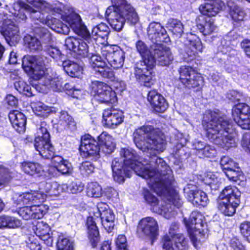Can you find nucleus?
<instances>
[{
	"label": "nucleus",
	"instance_id": "nucleus-1",
	"mask_svg": "<svg viewBox=\"0 0 250 250\" xmlns=\"http://www.w3.org/2000/svg\"><path fill=\"white\" fill-rule=\"evenodd\" d=\"M164 169L160 167L159 169L154 170L157 175H154L155 178L154 188L149 187L153 189L158 195L162 196L163 202L165 205L161 204V207H158V199L147 188L143 189L142 195L145 202L149 204L152 208L153 211L163 215L167 218H170L175 214L174 211L172 208V205L179 208L182 205L179 195L176 190L173 188V176L170 170V176L171 180L169 182V180L167 178V171ZM148 185H149L148 184Z\"/></svg>",
	"mask_w": 250,
	"mask_h": 250
},
{
	"label": "nucleus",
	"instance_id": "nucleus-2",
	"mask_svg": "<svg viewBox=\"0 0 250 250\" xmlns=\"http://www.w3.org/2000/svg\"><path fill=\"white\" fill-rule=\"evenodd\" d=\"M26 1L27 3L17 1L9 8L10 12L14 16L16 21L19 22L25 21L27 18L24 13L26 11L33 20L47 25L55 32L62 34H68L69 27L50 15L53 12H62L60 8H53L43 0H26Z\"/></svg>",
	"mask_w": 250,
	"mask_h": 250
},
{
	"label": "nucleus",
	"instance_id": "nucleus-3",
	"mask_svg": "<svg viewBox=\"0 0 250 250\" xmlns=\"http://www.w3.org/2000/svg\"><path fill=\"white\" fill-rule=\"evenodd\" d=\"M203 124L208 139L226 149L236 146L235 133L231 122L226 116H220L215 112H206Z\"/></svg>",
	"mask_w": 250,
	"mask_h": 250
},
{
	"label": "nucleus",
	"instance_id": "nucleus-4",
	"mask_svg": "<svg viewBox=\"0 0 250 250\" xmlns=\"http://www.w3.org/2000/svg\"><path fill=\"white\" fill-rule=\"evenodd\" d=\"M120 153L122 157L121 158L123 159L125 165L128 166L137 175L147 180V184L152 188H155V179L153 176L158 175L154 170H158L160 167L167 171V178L169 180V182H170V169L162 158L155 156L151 158L149 164H144L139 161V156L135 151L131 148H123L121 149Z\"/></svg>",
	"mask_w": 250,
	"mask_h": 250
},
{
	"label": "nucleus",
	"instance_id": "nucleus-5",
	"mask_svg": "<svg viewBox=\"0 0 250 250\" xmlns=\"http://www.w3.org/2000/svg\"><path fill=\"white\" fill-rule=\"evenodd\" d=\"M22 66L25 72L39 84L49 86L53 91H60L62 88L61 78H50L45 76L47 59L45 57L27 55L22 59Z\"/></svg>",
	"mask_w": 250,
	"mask_h": 250
},
{
	"label": "nucleus",
	"instance_id": "nucleus-6",
	"mask_svg": "<svg viewBox=\"0 0 250 250\" xmlns=\"http://www.w3.org/2000/svg\"><path fill=\"white\" fill-rule=\"evenodd\" d=\"M133 140L140 150L150 155L159 154L166 148L164 134L151 125H144L136 129L133 133Z\"/></svg>",
	"mask_w": 250,
	"mask_h": 250
},
{
	"label": "nucleus",
	"instance_id": "nucleus-7",
	"mask_svg": "<svg viewBox=\"0 0 250 250\" xmlns=\"http://www.w3.org/2000/svg\"><path fill=\"white\" fill-rule=\"evenodd\" d=\"M113 6L106 11L111 27L121 31L125 22L134 25L139 21V17L134 8L125 0H111Z\"/></svg>",
	"mask_w": 250,
	"mask_h": 250
},
{
	"label": "nucleus",
	"instance_id": "nucleus-8",
	"mask_svg": "<svg viewBox=\"0 0 250 250\" xmlns=\"http://www.w3.org/2000/svg\"><path fill=\"white\" fill-rule=\"evenodd\" d=\"M136 47L142 56V60L135 64L134 67V75L138 82L146 86L149 87L152 81V69L155 66L153 50H148L146 44L142 41L136 42Z\"/></svg>",
	"mask_w": 250,
	"mask_h": 250
},
{
	"label": "nucleus",
	"instance_id": "nucleus-9",
	"mask_svg": "<svg viewBox=\"0 0 250 250\" xmlns=\"http://www.w3.org/2000/svg\"><path fill=\"white\" fill-rule=\"evenodd\" d=\"M80 43L78 46V52H75L83 57L89 58V63L95 71V74L105 78L112 79L114 73L112 69L107 65L105 62L101 57L97 54L91 55L89 53L88 45L83 39H80Z\"/></svg>",
	"mask_w": 250,
	"mask_h": 250
},
{
	"label": "nucleus",
	"instance_id": "nucleus-10",
	"mask_svg": "<svg viewBox=\"0 0 250 250\" xmlns=\"http://www.w3.org/2000/svg\"><path fill=\"white\" fill-rule=\"evenodd\" d=\"M203 218L201 213L193 211L188 220L184 219L191 241L196 248H198L200 243V237L205 235V228L206 227V224L203 222Z\"/></svg>",
	"mask_w": 250,
	"mask_h": 250
},
{
	"label": "nucleus",
	"instance_id": "nucleus-11",
	"mask_svg": "<svg viewBox=\"0 0 250 250\" xmlns=\"http://www.w3.org/2000/svg\"><path fill=\"white\" fill-rule=\"evenodd\" d=\"M9 17L6 13L0 12V32L8 43H17L20 40L19 29Z\"/></svg>",
	"mask_w": 250,
	"mask_h": 250
},
{
	"label": "nucleus",
	"instance_id": "nucleus-12",
	"mask_svg": "<svg viewBox=\"0 0 250 250\" xmlns=\"http://www.w3.org/2000/svg\"><path fill=\"white\" fill-rule=\"evenodd\" d=\"M91 93L94 99L102 103L113 104L116 102V95L111 87L98 81L92 82Z\"/></svg>",
	"mask_w": 250,
	"mask_h": 250
},
{
	"label": "nucleus",
	"instance_id": "nucleus-13",
	"mask_svg": "<svg viewBox=\"0 0 250 250\" xmlns=\"http://www.w3.org/2000/svg\"><path fill=\"white\" fill-rule=\"evenodd\" d=\"M62 20L67 23L74 32L81 36L86 41L90 38V34L86 26L82 22L81 17L73 10L69 11L62 16Z\"/></svg>",
	"mask_w": 250,
	"mask_h": 250
},
{
	"label": "nucleus",
	"instance_id": "nucleus-14",
	"mask_svg": "<svg viewBox=\"0 0 250 250\" xmlns=\"http://www.w3.org/2000/svg\"><path fill=\"white\" fill-rule=\"evenodd\" d=\"M179 72L181 83L188 88H195L203 85V78L192 67L182 66Z\"/></svg>",
	"mask_w": 250,
	"mask_h": 250
},
{
	"label": "nucleus",
	"instance_id": "nucleus-15",
	"mask_svg": "<svg viewBox=\"0 0 250 250\" xmlns=\"http://www.w3.org/2000/svg\"><path fill=\"white\" fill-rule=\"evenodd\" d=\"M234 122L242 128L250 129V107L245 103H239L232 109Z\"/></svg>",
	"mask_w": 250,
	"mask_h": 250
},
{
	"label": "nucleus",
	"instance_id": "nucleus-16",
	"mask_svg": "<svg viewBox=\"0 0 250 250\" xmlns=\"http://www.w3.org/2000/svg\"><path fill=\"white\" fill-rule=\"evenodd\" d=\"M102 55L110 66L114 69L120 68L124 64V52L116 46L105 47L102 51Z\"/></svg>",
	"mask_w": 250,
	"mask_h": 250
},
{
	"label": "nucleus",
	"instance_id": "nucleus-17",
	"mask_svg": "<svg viewBox=\"0 0 250 250\" xmlns=\"http://www.w3.org/2000/svg\"><path fill=\"white\" fill-rule=\"evenodd\" d=\"M151 49L155 63L157 61L160 65L167 66L173 61V57L168 47L161 43H157L152 46Z\"/></svg>",
	"mask_w": 250,
	"mask_h": 250
},
{
	"label": "nucleus",
	"instance_id": "nucleus-18",
	"mask_svg": "<svg viewBox=\"0 0 250 250\" xmlns=\"http://www.w3.org/2000/svg\"><path fill=\"white\" fill-rule=\"evenodd\" d=\"M80 151L81 155L84 157L96 156L99 154L100 147L93 137L86 134L82 137Z\"/></svg>",
	"mask_w": 250,
	"mask_h": 250
},
{
	"label": "nucleus",
	"instance_id": "nucleus-19",
	"mask_svg": "<svg viewBox=\"0 0 250 250\" xmlns=\"http://www.w3.org/2000/svg\"><path fill=\"white\" fill-rule=\"evenodd\" d=\"M99 215L101 217L102 225L107 232H110L114 226L115 215L109 208L108 206L104 203H99L97 205Z\"/></svg>",
	"mask_w": 250,
	"mask_h": 250
},
{
	"label": "nucleus",
	"instance_id": "nucleus-20",
	"mask_svg": "<svg viewBox=\"0 0 250 250\" xmlns=\"http://www.w3.org/2000/svg\"><path fill=\"white\" fill-rule=\"evenodd\" d=\"M163 246L166 250H188V240L183 234H177L172 238L165 235L163 238Z\"/></svg>",
	"mask_w": 250,
	"mask_h": 250
},
{
	"label": "nucleus",
	"instance_id": "nucleus-21",
	"mask_svg": "<svg viewBox=\"0 0 250 250\" xmlns=\"http://www.w3.org/2000/svg\"><path fill=\"white\" fill-rule=\"evenodd\" d=\"M113 177L118 183L124 182L125 177L130 176V168L125 166L122 158H115L111 163Z\"/></svg>",
	"mask_w": 250,
	"mask_h": 250
},
{
	"label": "nucleus",
	"instance_id": "nucleus-22",
	"mask_svg": "<svg viewBox=\"0 0 250 250\" xmlns=\"http://www.w3.org/2000/svg\"><path fill=\"white\" fill-rule=\"evenodd\" d=\"M103 123L109 128H115L121 124L124 120L123 112L115 108H109L104 111Z\"/></svg>",
	"mask_w": 250,
	"mask_h": 250
},
{
	"label": "nucleus",
	"instance_id": "nucleus-23",
	"mask_svg": "<svg viewBox=\"0 0 250 250\" xmlns=\"http://www.w3.org/2000/svg\"><path fill=\"white\" fill-rule=\"evenodd\" d=\"M149 39L155 44L160 42H167V35L165 29L159 22H151L147 28Z\"/></svg>",
	"mask_w": 250,
	"mask_h": 250
},
{
	"label": "nucleus",
	"instance_id": "nucleus-24",
	"mask_svg": "<svg viewBox=\"0 0 250 250\" xmlns=\"http://www.w3.org/2000/svg\"><path fill=\"white\" fill-rule=\"evenodd\" d=\"M47 208L42 205L26 206L19 209L18 213L25 220L41 219L46 212Z\"/></svg>",
	"mask_w": 250,
	"mask_h": 250
},
{
	"label": "nucleus",
	"instance_id": "nucleus-25",
	"mask_svg": "<svg viewBox=\"0 0 250 250\" xmlns=\"http://www.w3.org/2000/svg\"><path fill=\"white\" fill-rule=\"evenodd\" d=\"M138 229L146 235L154 238L158 235V226L157 221L152 217L143 218L140 222Z\"/></svg>",
	"mask_w": 250,
	"mask_h": 250
},
{
	"label": "nucleus",
	"instance_id": "nucleus-26",
	"mask_svg": "<svg viewBox=\"0 0 250 250\" xmlns=\"http://www.w3.org/2000/svg\"><path fill=\"white\" fill-rule=\"evenodd\" d=\"M147 100L156 112H163L168 107V104L163 96L156 90H151L147 95Z\"/></svg>",
	"mask_w": 250,
	"mask_h": 250
},
{
	"label": "nucleus",
	"instance_id": "nucleus-27",
	"mask_svg": "<svg viewBox=\"0 0 250 250\" xmlns=\"http://www.w3.org/2000/svg\"><path fill=\"white\" fill-rule=\"evenodd\" d=\"M35 149L43 158L50 159L54 154V148L50 143V139L41 140L35 138L34 141Z\"/></svg>",
	"mask_w": 250,
	"mask_h": 250
},
{
	"label": "nucleus",
	"instance_id": "nucleus-28",
	"mask_svg": "<svg viewBox=\"0 0 250 250\" xmlns=\"http://www.w3.org/2000/svg\"><path fill=\"white\" fill-rule=\"evenodd\" d=\"M203 46L200 40L192 34L188 37L185 42V51L188 56L193 57L198 52H202Z\"/></svg>",
	"mask_w": 250,
	"mask_h": 250
},
{
	"label": "nucleus",
	"instance_id": "nucleus-29",
	"mask_svg": "<svg viewBox=\"0 0 250 250\" xmlns=\"http://www.w3.org/2000/svg\"><path fill=\"white\" fill-rule=\"evenodd\" d=\"M10 122L15 129L19 133L24 132L26 123V117L18 110L11 111L9 114Z\"/></svg>",
	"mask_w": 250,
	"mask_h": 250
},
{
	"label": "nucleus",
	"instance_id": "nucleus-30",
	"mask_svg": "<svg viewBox=\"0 0 250 250\" xmlns=\"http://www.w3.org/2000/svg\"><path fill=\"white\" fill-rule=\"evenodd\" d=\"M50 229L46 223L42 221L37 223L35 233L37 236L48 246H52L53 244V239L50 236Z\"/></svg>",
	"mask_w": 250,
	"mask_h": 250
},
{
	"label": "nucleus",
	"instance_id": "nucleus-31",
	"mask_svg": "<svg viewBox=\"0 0 250 250\" xmlns=\"http://www.w3.org/2000/svg\"><path fill=\"white\" fill-rule=\"evenodd\" d=\"M98 146L102 152L105 154H110L113 151L115 144L113 142V138L108 133L103 132L98 136Z\"/></svg>",
	"mask_w": 250,
	"mask_h": 250
},
{
	"label": "nucleus",
	"instance_id": "nucleus-32",
	"mask_svg": "<svg viewBox=\"0 0 250 250\" xmlns=\"http://www.w3.org/2000/svg\"><path fill=\"white\" fill-rule=\"evenodd\" d=\"M196 26L199 31L205 36L210 35L216 29L213 20L204 17L198 18Z\"/></svg>",
	"mask_w": 250,
	"mask_h": 250
},
{
	"label": "nucleus",
	"instance_id": "nucleus-33",
	"mask_svg": "<svg viewBox=\"0 0 250 250\" xmlns=\"http://www.w3.org/2000/svg\"><path fill=\"white\" fill-rule=\"evenodd\" d=\"M241 192L235 186H228L221 191L220 194L221 199L240 204Z\"/></svg>",
	"mask_w": 250,
	"mask_h": 250
},
{
	"label": "nucleus",
	"instance_id": "nucleus-34",
	"mask_svg": "<svg viewBox=\"0 0 250 250\" xmlns=\"http://www.w3.org/2000/svg\"><path fill=\"white\" fill-rule=\"evenodd\" d=\"M66 189V184L60 185L56 182L43 183L41 186V189L50 196H58Z\"/></svg>",
	"mask_w": 250,
	"mask_h": 250
},
{
	"label": "nucleus",
	"instance_id": "nucleus-35",
	"mask_svg": "<svg viewBox=\"0 0 250 250\" xmlns=\"http://www.w3.org/2000/svg\"><path fill=\"white\" fill-rule=\"evenodd\" d=\"M188 198L197 207H205L208 202L207 194L200 190H190L188 193Z\"/></svg>",
	"mask_w": 250,
	"mask_h": 250
},
{
	"label": "nucleus",
	"instance_id": "nucleus-36",
	"mask_svg": "<svg viewBox=\"0 0 250 250\" xmlns=\"http://www.w3.org/2000/svg\"><path fill=\"white\" fill-rule=\"evenodd\" d=\"M109 33V28L108 26L104 23H101L93 28L90 38L87 42H89L92 37L94 40L99 41L100 43H102L103 41L104 42L107 40Z\"/></svg>",
	"mask_w": 250,
	"mask_h": 250
},
{
	"label": "nucleus",
	"instance_id": "nucleus-37",
	"mask_svg": "<svg viewBox=\"0 0 250 250\" xmlns=\"http://www.w3.org/2000/svg\"><path fill=\"white\" fill-rule=\"evenodd\" d=\"M228 5L229 10V15L234 21L239 22L244 21L246 13L243 8L231 1L228 2Z\"/></svg>",
	"mask_w": 250,
	"mask_h": 250
},
{
	"label": "nucleus",
	"instance_id": "nucleus-38",
	"mask_svg": "<svg viewBox=\"0 0 250 250\" xmlns=\"http://www.w3.org/2000/svg\"><path fill=\"white\" fill-rule=\"evenodd\" d=\"M21 169L25 173L30 175H46L45 170L38 163L24 162L21 164Z\"/></svg>",
	"mask_w": 250,
	"mask_h": 250
},
{
	"label": "nucleus",
	"instance_id": "nucleus-39",
	"mask_svg": "<svg viewBox=\"0 0 250 250\" xmlns=\"http://www.w3.org/2000/svg\"><path fill=\"white\" fill-rule=\"evenodd\" d=\"M239 205V203L220 199L218 201V208L224 215L232 216L235 213L236 208Z\"/></svg>",
	"mask_w": 250,
	"mask_h": 250
},
{
	"label": "nucleus",
	"instance_id": "nucleus-40",
	"mask_svg": "<svg viewBox=\"0 0 250 250\" xmlns=\"http://www.w3.org/2000/svg\"><path fill=\"white\" fill-rule=\"evenodd\" d=\"M62 65L64 71L71 77H78L82 73V67L72 61H64Z\"/></svg>",
	"mask_w": 250,
	"mask_h": 250
},
{
	"label": "nucleus",
	"instance_id": "nucleus-41",
	"mask_svg": "<svg viewBox=\"0 0 250 250\" xmlns=\"http://www.w3.org/2000/svg\"><path fill=\"white\" fill-rule=\"evenodd\" d=\"M58 124L64 129H75L76 123L72 117L68 114L67 112L62 111L59 113Z\"/></svg>",
	"mask_w": 250,
	"mask_h": 250
},
{
	"label": "nucleus",
	"instance_id": "nucleus-42",
	"mask_svg": "<svg viewBox=\"0 0 250 250\" xmlns=\"http://www.w3.org/2000/svg\"><path fill=\"white\" fill-rule=\"evenodd\" d=\"M23 40L25 47L30 51L36 52L42 50V45L36 37L27 35L24 37Z\"/></svg>",
	"mask_w": 250,
	"mask_h": 250
},
{
	"label": "nucleus",
	"instance_id": "nucleus-43",
	"mask_svg": "<svg viewBox=\"0 0 250 250\" xmlns=\"http://www.w3.org/2000/svg\"><path fill=\"white\" fill-rule=\"evenodd\" d=\"M103 194V190L101 186L96 182H92L87 184L86 186V195L91 198H98Z\"/></svg>",
	"mask_w": 250,
	"mask_h": 250
},
{
	"label": "nucleus",
	"instance_id": "nucleus-44",
	"mask_svg": "<svg viewBox=\"0 0 250 250\" xmlns=\"http://www.w3.org/2000/svg\"><path fill=\"white\" fill-rule=\"evenodd\" d=\"M167 28L173 34L180 37L183 33L184 26L180 21L175 19H169Z\"/></svg>",
	"mask_w": 250,
	"mask_h": 250
},
{
	"label": "nucleus",
	"instance_id": "nucleus-45",
	"mask_svg": "<svg viewBox=\"0 0 250 250\" xmlns=\"http://www.w3.org/2000/svg\"><path fill=\"white\" fill-rule=\"evenodd\" d=\"M32 108L37 116L43 117H47L49 113L51 111L47 106L42 102L32 104Z\"/></svg>",
	"mask_w": 250,
	"mask_h": 250
},
{
	"label": "nucleus",
	"instance_id": "nucleus-46",
	"mask_svg": "<svg viewBox=\"0 0 250 250\" xmlns=\"http://www.w3.org/2000/svg\"><path fill=\"white\" fill-rule=\"evenodd\" d=\"M203 181L213 190H217L220 183V179L211 172H208L205 174Z\"/></svg>",
	"mask_w": 250,
	"mask_h": 250
},
{
	"label": "nucleus",
	"instance_id": "nucleus-47",
	"mask_svg": "<svg viewBox=\"0 0 250 250\" xmlns=\"http://www.w3.org/2000/svg\"><path fill=\"white\" fill-rule=\"evenodd\" d=\"M32 195L30 192L22 194L15 193L13 196L14 203L17 205H23L31 202Z\"/></svg>",
	"mask_w": 250,
	"mask_h": 250
},
{
	"label": "nucleus",
	"instance_id": "nucleus-48",
	"mask_svg": "<svg viewBox=\"0 0 250 250\" xmlns=\"http://www.w3.org/2000/svg\"><path fill=\"white\" fill-rule=\"evenodd\" d=\"M86 225L89 237L91 238L98 237L99 235V231L97 227L96 226V223L92 217H89L87 218Z\"/></svg>",
	"mask_w": 250,
	"mask_h": 250
},
{
	"label": "nucleus",
	"instance_id": "nucleus-49",
	"mask_svg": "<svg viewBox=\"0 0 250 250\" xmlns=\"http://www.w3.org/2000/svg\"><path fill=\"white\" fill-rule=\"evenodd\" d=\"M220 165L224 172L232 170L233 168H237L238 166V164L228 156L222 157L220 160Z\"/></svg>",
	"mask_w": 250,
	"mask_h": 250
},
{
	"label": "nucleus",
	"instance_id": "nucleus-50",
	"mask_svg": "<svg viewBox=\"0 0 250 250\" xmlns=\"http://www.w3.org/2000/svg\"><path fill=\"white\" fill-rule=\"evenodd\" d=\"M48 128L49 125L46 122H41L37 131V136L36 138H39L41 140L49 139L50 136Z\"/></svg>",
	"mask_w": 250,
	"mask_h": 250
},
{
	"label": "nucleus",
	"instance_id": "nucleus-51",
	"mask_svg": "<svg viewBox=\"0 0 250 250\" xmlns=\"http://www.w3.org/2000/svg\"><path fill=\"white\" fill-rule=\"evenodd\" d=\"M35 33L38 35L45 43H49L52 40V36L48 30L43 27L36 28Z\"/></svg>",
	"mask_w": 250,
	"mask_h": 250
},
{
	"label": "nucleus",
	"instance_id": "nucleus-52",
	"mask_svg": "<svg viewBox=\"0 0 250 250\" xmlns=\"http://www.w3.org/2000/svg\"><path fill=\"white\" fill-rule=\"evenodd\" d=\"M224 173L229 180L233 182H236L238 180H242L243 178V175L238 166L237 168H233V169H230L229 171H225Z\"/></svg>",
	"mask_w": 250,
	"mask_h": 250
},
{
	"label": "nucleus",
	"instance_id": "nucleus-53",
	"mask_svg": "<svg viewBox=\"0 0 250 250\" xmlns=\"http://www.w3.org/2000/svg\"><path fill=\"white\" fill-rule=\"evenodd\" d=\"M4 229H15L21 225V221L16 218L4 215Z\"/></svg>",
	"mask_w": 250,
	"mask_h": 250
},
{
	"label": "nucleus",
	"instance_id": "nucleus-54",
	"mask_svg": "<svg viewBox=\"0 0 250 250\" xmlns=\"http://www.w3.org/2000/svg\"><path fill=\"white\" fill-rule=\"evenodd\" d=\"M57 247L58 250H73V242L63 236L59 237Z\"/></svg>",
	"mask_w": 250,
	"mask_h": 250
},
{
	"label": "nucleus",
	"instance_id": "nucleus-55",
	"mask_svg": "<svg viewBox=\"0 0 250 250\" xmlns=\"http://www.w3.org/2000/svg\"><path fill=\"white\" fill-rule=\"evenodd\" d=\"M44 50L50 57L56 61L61 60L63 58V55L56 47L46 46Z\"/></svg>",
	"mask_w": 250,
	"mask_h": 250
},
{
	"label": "nucleus",
	"instance_id": "nucleus-56",
	"mask_svg": "<svg viewBox=\"0 0 250 250\" xmlns=\"http://www.w3.org/2000/svg\"><path fill=\"white\" fill-rule=\"evenodd\" d=\"M66 187L67 189L64 190V192L77 193L83 190L84 185L80 182H73L69 186L66 184Z\"/></svg>",
	"mask_w": 250,
	"mask_h": 250
},
{
	"label": "nucleus",
	"instance_id": "nucleus-57",
	"mask_svg": "<svg viewBox=\"0 0 250 250\" xmlns=\"http://www.w3.org/2000/svg\"><path fill=\"white\" fill-rule=\"evenodd\" d=\"M80 39L69 37L66 39L65 45L69 50H72L75 52H78V46L80 43Z\"/></svg>",
	"mask_w": 250,
	"mask_h": 250
},
{
	"label": "nucleus",
	"instance_id": "nucleus-58",
	"mask_svg": "<svg viewBox=\"0 0 250 250\" xmlns=\"http://www.w3.org/2000/svg\"><path fill=\"white\" fill-rule=\"evenodd\" d=\"M44 191H34L30 192L32 195L31 198V202L34 203H42L43 202L46 197V194L44 192Z\"/></svg>",
	"mask_w": 250,
	"mask_h": 250
},
{
	"label": "nucleus",
	"instance_id": "nucleus-59",
	"mask_svg": "<svg viewBox=\"0 0 250 250\" xmlns=\"http://www.w3.org/2000/svg\"><path fill=\"white\" fill-rule=\"evenodd\" d=\"M80 170L82 175L87 176L94 171V167L91 162L86 161L81 164Z\"/></svg>",
	"mask_w": 250,
	"mask_h": 250
},
{
	"label": "nucleus",
	"instance_id": "nucleus-60",
	"mask_svg": "<svg viewBox=\"0 0 250 250\" xmlns=\"http://www.w3.org/2000/svg\"><path fill=\"white\" fill-rule=\"evenodd\" d=\"M116 245L117 250H128L126 239L124 235H118L116 240Z\"/></svg>",
	"mask_w": 250,
	"mask_h": 250
},
{
	"label": "nucleus",
	"instance_id": "nucleus-61",
	"mask_svg": "<svg viewBox=\"0 0 250 250\" xmlns=\"http://www.w3.org/2000/svg\"><path fill=\"white\" fill-rule=\"evenodd\" d=\"M10 177L8 169L0 165V186L9 181Z\"/></svg>",
	"mask_w": 250,
	"mask_h": 250
},
{
	"label": "nucleus",
	"instance_id": "nucleus-62",
	"mask_svg": "<svg viewBox=\"0 0 250 250\" xmlns=\"http://www.w3.org/2000/svg\"><path fill=\"white\" fill-rule=\"evenodd\" d=\"M240 229L241 233L246 237L247 240L250 243V222L242 223L240 226Z\"/></svg>",
	"mask_w": 250,
	"mask_h": 250
},
{
	"label": "nucleus",
	"instance_id": "nucleus-63",
	"mask_svg": "<svg viewBox=\"0 0 250 250\" xmlns=\"http://www.w3.org/2000/svg\"><path fill=\"white\" fill-rule=\"evenodd\" d=\"M57 167L58 171L62 174L69 173L72 170L71 164L66 160L64 161L63 163L59 165V167Z\"/></svg>",
	"mask_w": 250,
	"mask_h": 250
},
{
	"label": "nucleus",
	"instance_id": "nucleus-64",
	"mask_svg": "<svg viewBox=\"0 0 250 250\" xmlns=\"http://www.w3.org/2000/svg\"><path fill=\"white\" fill-rule=\"evenodd\" d=\"M241 146L246 151L250 153V134L246 133L243 135Z\"/></svg>",
	"mask_w": 250,
	"mask_h": 250
}]
</instances>
